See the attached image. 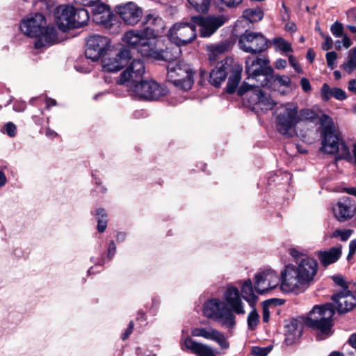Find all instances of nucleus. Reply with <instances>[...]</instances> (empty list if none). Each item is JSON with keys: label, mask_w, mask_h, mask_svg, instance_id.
Listing matches in <instances>:
<instances>
[{"label": "nucleus", "mask_w": 356, "mask_h": 356, "mask_svg": "<svg viewBox=\"0 0 356 356\" xmlns=\"http://www.w3.org/2000/svg\"><path fill=\"white\" fill-rule=\"evenodd\" d=\"M317 270V261L310 257L301 259L298 266H286L281 273V290L296 293L305 291L313 282Z\"/></svg>", "instance_id": "1"}, {"label": "nucleus", "mask_w": 356, "mask_h": 356, "mask_svg": "<svg viewBox=\"0 0 356 356\" xmlns=\"http://www.w3.org/2000/svg\"><path fill=\"white\" fill-rule=\"evenodd\" d=\"M142 24L144 26L142 30H130L125 32L122 38V41L133 48H138L140 45L149 47V40L160 36L165 29L163 19L153 14L146 15Z\"/></svg>", "instance_id": "2"}, {"label": "nucleus", "mask_w": 356, "mask_h": 356, "mask_svg": "<svg viewBox=\"0 0 356 356\" xmlns=\"http://www.w3.org/2000/svg\"><path fill=\"white\" fill-rule=\"evenodd\" d=\"M121 72L116 83L118 85H127L133 86L134 89H163L160 84L154 80L143 79L145 74V64L140 59H133L130 65Z\"/></svg>", "instance_id": "3"}, {"label": "nucleus", "mask_w": 356, "mask_h": 356, "mask_svg": "<svg viewBox=\"0 0 356 356\" xmlns=\"http://www.w3.org/2000/svg\"><path fill=\"white\" fill-rule=\"evenodd\" d=\"M334 314L333 307L331 304L324 306H314L313 309L308 314L305 324L321 331L318 335L319 340L323 339L330 334L332 326V317Z\"/></svg>", "instance_id": "4"}, {"label": "nucleus", "mask_w": 356, "mask_h": 356, "mask_svg": "<svg viewBox=\"0 0 356 356\" xmlns=\"http://www.w3.org/2000/svg\"><path fill=\"white\" fill-rule=\"evenodd\" d=\"M126 45L118 44L101 58L103 71L106 72H118L125 67L132 59L131 49L129 44Z\"/></svg>", "instance_id": "5"}, {"label": "nucleus", "mask_w": 356, "mask_h": 356, "mask_svg": "<svg viewBox=\"0 0 356 356\" xmlns=\"http://www.w3.org/2000/svg\"><path fill=\"white\" fill-rule=\"evenodd\" d=\"M298 122V106L296 104L289 102L277 108L275 126L280 134L292 137Z\"/></svg>", "instance_id": "6"}, {"label": "nucleus", "mask_w": 356, "mask_h": 356, "mask_svg": "<svg viewBox=\"0 0 356 356\" xmlns=\"http://www.w3.org/2000/svg\"><path fill=\"white\" fill-rule=\"evenodd\" d=\"M89 19V13L85 8L75 10L72 6H60L55 16V22L63 31L77 29L86 24Z\"/></svg>", "instance_id": "7"}, {"label": "nucleus", "mask_w": 356, "mask_h": 356, "mask_svg": "<svg viewBox=\"0 0 356 356\" xmlns=\"http://www.w3.org/2000/svg\"><path fill=\"white\" fill-rule=\"evenodd\" d=\"M204 315L219 322L222 326L233 327L235 324V316L226 304L218 300L211 299L207 301L203 307Z\"/></svg>", "instance_id": "8"}, {"label": "nucleus", "mask_w": 356, "mask_h": 356, "mask_svg": "<svg viewBox=\"0 0 356 356\" xmlns=\"http://www.w3.org/2000/svg\"><path fill=\"white\" fill-rule=\"evenodd\" d=\"M319 123L322 129L321 150L327 154H335L341 139L332 119L329 115L323 114L319 118Z\"/></svg>", "instance_id": "9"}, {"label": "nucleus", "mask_w": 356, "mask_h": 356, "mask_svg": "<svg viewBox=\"0 0 356 356\" xmlns=\"http://www.w3.org/2000/svg\"><path fill=\"white\" fill-rule=\"evenodd\" d=\"M195 24L191 20V22H175L168 30L167 36L177 47L186 46L192 43L197 38Z\"/></svg>", "instance_id": "10"}, {"label": "nucleus", "mask_w": 356, "mask_h": 356, "mask_svg": "<svg viewBox=\"0 0 356 356\" xmlns=\"http://www.w3.org/2000/svg\"><path fill=\"white\" fill-rule=\"evenodd\" d=\"M229 95L237 92L238 96H243L249 90H226ZM249 103L252 108L256 111L266 112L272 110L276 105V102L268 90H250Z\"/></svg>", "instance_id": "11"}, {"label": "nucleus", "mask_w": 356, "mask_h": 356, "mask_svg": "<svg viewBox=\"0 0 356 356\" xmlns=\"http://www.w3.org/2000/svg\"><path fill=\"white\" fill-rule=\"evenodd\" d=\"M191 20L200 26L201 38H209L226 22L227 19L224 15L205 17L204 15H197L192 16Z\"/></svg>", "instance_id": "12"}, {"label": "nucleus", "mask_w": 356, "mask_h": 356, "mask_svg": "<svg viewBox=\"0 0 356 356\" xmlns=\"http://www.w3.org/2000/svg\"><path fill=\"white\" fill-rule=\"evenodd\" d=\"M168 72L171 74V76H177L173 81V84L179 87L180 89H192L194 84L195 72L191 65L186 63L179 62L172 68H168Z\"/></svg>", "instance_id": "13"}, {"label": "nucleus", "mask_w": 356, "mask_h": 356, "mask_svg": "<svg viewBox=\"0 0 356 356\" xmlns=\"http://www.w3.org/2000/svg\"><path fill=\"white\" fill-rule=\"evenodd\" d=\"M115 10L125 24L131 26L136 24L143 15V9L132 1L116 6Z\"/></svg>", "instance_id": "14"}, {"label": "nucleus", "mask_w": 356, "mask_h": 356, "mask_svg": "<svg viewBox=\"0 0 356 356\" xmlns=\"http://www.w3.org/2000/svg\"><path fill=\"white\" fill-rule=\"evenodd\" d=\"M280 282V277L273 270H267L255 275V289L263 294L275 289Z\"/></svg>", "instance_id": "15"}, {"label": "nucleus", "mask_w": 356, "mask_h": 356, "mask_svg": "<svg viewBox=\"0 0 356 356\" xmlns=\"http://www.w3.org/2000/svg\"><path fill=\"white\" fill-rule=\"evenodd\" d=\"M332 212L339 222H344L355 216L356 205L350 197H343L332 207Z\"/></svg>", "instance_id": "16"}, {"label": "nucleus", "mask_w": 356, "mask_h": 356, "mask_svg": "<svg viewBox=\"0 0 356 356\" xmlns=\"http://www.w3.org/2000/svg\"><path fill=\"white\" fill-rule=\"evenodd\" d=\"M111 39L99 34L90 35V60L98 61L113 47Z\"/></svg>", "instance_id": "17"}, {"label": "nucleus", "mask_w": 356, "mask_h": 356, "mask_svg": "<svg viewBox=\"0 0 356 356\" xmlns=\"http://www.w3.org/2000/svg\"><path fill=\"white\" fill-rule=\"evenodd\" d=\"M92 22L97 25H103L105 27H111L114 23L113 21L116 18L109 5L105 3H97V6H91Z\"/></svg>", "instance_id": "18"}, {"label": "nucleus", "mask_w": 356, "mask_h": 356, "mask_svg": "<svg viewBox=\"0 0 356 356\" xmlns=\"http://www.w3.org/2000/svg\"><path fill=\"white\" fill-rule=\"evenodd\" d=\"M334 307L339 314L351 311L356 305V297L349 289L341 290L332 296Z\"/></svg>", "instance_id": "19"}, {"label": "nucleus", "mask_w": 356, "mask_h": 356, "mask_svg": "<svg viewBox=\"0 0 356 356\" xmlns=\"http://www.w3.org/2000/svg\"><path fill=\"white\" fill-rule=\"evenodd\" d=\"M46 24L44 17L40 13L24 19L20 25L21 31L31 38H38L42 33V29Z\"/></svg>", "instance_id": "20"}, {"label": "nucleus", "mask_w": 356, "mask_h": 356, "mask_svg": "<svg viewBox=\"0 0 356 356\" xmlns=\"http://www.w3.org/2000/svg\"><path fill=\"white\" fill-rule=\"evenodd\" d=\"M233 63L234 58L229 56L218 62L216 67L210 72L209 79L210 84L215 88H219L221 83L225 81L227 77L229 67H232Z\"/></svg>", "instance_id": "21"}, {"label": "nucleus", "mask_w": 356, "mask_h": 356, "mask_svg": "<svg viewBox=\"0 0 356 356\" xmlns=\"http://www.w3.org/2000/svg\"><path fill=\"white\" fill-rule=\"evenodd\" d=\"M191 335L195 337H202L207 340H211L217 343L222 349L229 348V343L227 342L225 335L220 331L211 327H195L191 330Z\"/></svg>", "instance_id": "22"}, {"label": "nucleus", "mask_w": 356, "mask_h": 356, "mask_svg": "<svg viewBox=\"0 0 356 356\" xmlns=\"http://www.w3.org/2000/svg\"><path fill=\"white\" fill-rule=\"evenodd\" d=\"M180 346L183 350H189L198 356H216L211 347L197 342L189 336L181 337Z\"/></svg>", "instance_id": "23"}, {"label": "nucleus", "mask_w": 356, "mask_h": 356, "mask_svg": "<svg viewBox=\"0 0 356 356\" xmlns=\"http://www.w3.org/2000/svg\"><path fill=\"white\" fill-rule=\"evenodd\" d=\"M223 299L227 307H230L229 309L232 313L235 312L237 314H244L245 313L240 292L236 286H228L223 293Z\"/></svg>", "instance_id": "24"}, {"label": "nucleus", "mask_w": 356, "mask_h": 356, "mask_svg": "<svg viewBox=\"0 0 356 356\" xmlns=\"http://www.w3.org/2000/svg\"><path fill=\"white\" fill-rule=\"evenodd\" d=\"M134 49H137V51L140 53L143 56H146L147 58H152L156 60H173L177 58V56H175L173 57L168 58V51L165 50H157L151 47V42H149V46H138V48H133Z\"/></svg>", "instance_id": "25"}, {"label": "nucleus", "mask_w": 356, "mask_h": 356, "mask_svg": "<svg viewBox=\"0 0 356 356\" xmlns=\"http://www.w3.org/2000/svg\"><path fill=\"white\" fill-rule=\"evenodd\" d=\"M129 95L138 100L154 101L168 95V90H127Z\"/></svg>", "instance_id": "26"}, {"label": "nucleus", "mask_w": 356, "mask_h": 356, "mask_svg": "<svg viewBox=\"0 0 356 356\" xmlns=\"http://www.w3.org/2000/svg\"><path fill=\"white\" fill-rule=\"evenodd\" d=\"M38 39L35 42V47L40 49L45 46L54 44L57 40L56 31L54 26H47L42 29V33L38 36Z\"/></svg>", "instance_id": "27"}, {"label": "nucleus", "mask_w": 356, "mask_h": 356, "mask_svg": "<svg viewBox=\"0 0 356 356\" xmlns=\"http://www.w3.org/2000/svg\"><path fill=\"white\" fill-rule=\"evenodd\" d=\"M302 330V323L297 320L293 319L291 320L286 325V339L285 341L287 344H292L295 342L296 339H298L301 334Z\"/></svg>", "instance_id": "28"}, {"label": "nucleus", "mask_w": 356, "mask_h": 356, "mask_svg": "<svg viewBox=\"0 0 356 356\" xmlns=\"http://www.w3.org/2000/svg\"><path fill=\"white\" fill-rule=\"evenodd\" d=\"M341 246L333 247L327 251H319L317 256L321 263L327 266L336 262L341 255Z\"/></svg>", "instance_id": "29"}, {"label": "nucleus", "mask_w": 356, "mask_h": 356, "mask_svg": "<svg viewBox=\"0 0 356 356\" xmlns=\"http://www.w3.org/2000/svg\"><path fill=\"white\" fill-rule=\"evenodd\" d=\"M243 72V66L238 63L234 61L232 67H229V72L230 75L228 78L227 86L223 89H237L241 80V73Z\"/></svg>", "instance_id": "30"}, {"label": "nucleus", "mask_w": 356, "mask_h": 356, "mask_svg": "<svg viewBox=\"0 0 356 356\" xmlns=\"http://www.w3.org/2000/svg\"><path fill=\"white\" fill-rule=\"evenodd\" d=\"M266 67H261L257 65H252L250 64V60L245 61V72L247 75L246 79H252L257 83L266 76Z\"/></svg>", "instance_id": "31"}, {"label": "nucleus", "mask_w": 356, "mask_h": 356, "mask_svg": "<svg viewBox=\"0 0 356 356\" xmlns=\"http://www.w3.org/2000/svg\"><path fill=\"white\" fill-rule=\"evenodd\" d=\"M233 44L234 42L231 40H225L218 44L211 45L209 49L211 52L209 54L210 61H216L218 56L227 52Z\"/></svg>", "instance_id": "32"}, {"label": "nucleus", "mask_w": 356, "mask_h": 356, "mask_svg": "<svg viewBox=\"0 0 356 356\" xmlns=\"http://www.w3.org/2000/svg\"><path fill=\"white\" fill-rule=\"evenodd\" d=\"M256 41V48H252L250 46L241 45V49L246 53H250L252 55L262 53L268 48V40L262 33L261 37L257 36L254 39Z\"/></svg>", "instance_id": "33"}, {"label": "nucleus", "mask_w": 356, "mask_h": 356, "mask_svg": "<svg viewBox=\"0 0 356 356\" xmlns=\"http://www.w3.org/2000/svg\"><path fill=\"white\" fill-rule=\"evenodd\" d=\"M242 296L250 305V307H253L255 305L257 297L254 293L252 281L248 279L244 282L241 287Z\"/></svg>", "instance_id": "34"}, {"label": "nucleus", "mask_w": 356, "mask_h": 356, "mask_svg": "<svg viewBox=\"0 0 356 356\" xmlns=\"http://www.w3.org/2000/svg\"><path fill=\"white\" fill-rule=\"evenodd\" d=\"M266 76L260 81V89L266 88V89H275L277 74H275L274 70L271 66L266 67Z\"/></svg>", "instance_id": "35"}, {"label": "nucleus", "mask_w": 356, "mask_h": 356, "mask_svg": "<svg viewBox=\"0 0 356 356\" xmlns=\"http://www.w3.org/2000/svg\"><path fill=\"white\" fill-rule=\"evenodd\" d=\"M264 16V12L259 6L254 8H246L243 12V17L252 24L262 20Z\"/></svg>", "instance_id": "36"}, {"label": "nucleus", "mask_w": 356, "mask_h": 356, "mask_svg": "<svg viewBox=\"0 0 356 356\" xmlns=\"http://www.w3.org/2000/svg\"><path fill=\"white\" fill-rule=\"evenodd\" d=\"M195 11L200 15H207L213 0H187Z\"/></svg>", "instance_id": "37"}, {"label": "nucleus", "mask_w": 356, "mask_h": 356, "mask_svg": "<svg viewBox=\"0 0 356 356\" xmlns=\"http://www.w3.org/2000/svg\"><path fill=\"white\" fill-rule=\"evenodd\" d=\"M97 220V230L102 233L107 227V215L103 209H98L96 211Z\"/></svg>", "instance_id": "38"}, {"label": "nucleus", "mask_w": 356, "mask_h": 356, "mask_svg": "<svg viewBox=\"0 0 356 356\" xmlns=\"http://www.w3.org/2000/svg\"><path fill=\"white\" fill-rule=\"evenodd\" d=\"M273 43L276 46L279 50L284 52H292L293 47L289 42L285 40L284 38L281 37H276L273 40Z\"/></svg>", "instance_id": "39"}, {"label": "nucleus", "mask_w": 356, "mask_h": 356, "mask_svg": "<svg viewBox=\"0 0 356 356\" xmlns=\"http://www.w3.org/2000/svg\"><path fill=\"white\" fill-rule=\"evenodd\" d=\"M261 35L262 33L261 32H252L249 30H245L238 40V45L241 47V45H245L244 44L245 42H252L254 41V39L257 38V36L261 37Z\"/></svg>", "instance_id": "40"}, {"label": "nucleus", "mask_w": 356, "mask_h": 356, "mask_svg": "<svg viewBox=\"0 0 356 356\" xmlns=\"http://www.w3.org/2000/svg\"><path fill=\"white\" fill-rule=\"evenodd\" d=\"M338 154L337 159H346V160H350L351 159V154L349 151L348 147L346 145V144L341 140V142L339 144V148L336 152Z\"/></svg>", "instance_id": "41"}, {"label": "nucleus", "mask_w": 356, "mask_h": 356, "mask_svg": "<svg viewBox=\"0 0 356 356\" xmlns=\"http://www.w3.org/2000/svg\"><path fill=\"white\" fill-rule=\"evenodd\" d=\"M252 310L249 314L248 316V325L249 329L253 330L256 328L257 326L259 319V315L258 312H257L254 306L253 307H251Z\"/></svg>", "instance_id": "42"}, {"label": "nucleus", "mask_w": 356, "mask_h": 356, "mask_svg": "<svg viewBox=\"0 0 356 356\" xmlns=\"http://www.w3.org/2000/svg\"><path fill=\"white\" fill-rule=\"evenodd\" d=\"M299 122L304 120L312 121L317 117V114L312 110L309 108L302 109L298 111Z\"/></svg>", "instance_id": "43"}, {"label": "nucleus", "mask_w": 356, "mask_h": 356, "mask_svg": "<svg viewBox=\"0 0 356 356\" xmlns=\"http://www.w3.org/2000/svg\"><path fill=\"white\" fill-rule=\"evenodd\" d=\"M342 67L348 73L352 72L356 69V56L353 53H350V51L348 52V63L343 64Z\"/></svg>", "instance_id": "44"}, {"label": "nucleus", "mask_w": 356, "mask_h": 356, "mask_svg": "<svg viewBox=\"0 0 356 356\" xmlns=\"http://www.w3.org/2000/svg\"><path fill=\"white\" fill-rule=\"evenodd\" d=\"M332 35L337 38L342 37L344 35V29L342 23L336 21L330 27Z\"/></svg>", "instance_id": "45"}, {"label": "nucleus", "mask_w": 356, "mask_h": 356, "mask_svg": "<svg viewBox=\"0 0 356 356\" xmlns=\"http://www.w3.org/2000/svg\"><path fill=\"white\" fill-rule=\"evenodd\" d=\"M271 350V346L266 347L254 346L252 348V353L254 355V356H267Z\"/></svg>", "instance_id": "46"}, {"label": "nucleus", "mask_w": 356, "mask_h": 356, "mask_svg": "<svg viewBox=\"0 0 356 356\" xmlns=\"http://www.w3.org/2000/svg\"><path fill=\"white\" fill-rule=\"evenodd\" d=\"M353 232L352 229H337L332 233V237H340L341 241H346L351 236Z\"/></svg>", "instance_id": "47"}, {"label": "nucleus", "mask_w": 356, "mask_h": 356, "mask_svg": "<svg viewBox=\"0 0 356 356\" xmlns=\"http://www.w3.org/2000/svg\"><path fill=\"white\" fill-rule=\"evenodd\" d=\"M334 282L341 287V290L349 289L351 282H347L341 275H335L332 277Z\"/></svg>", "instance_id": "48"}, {"label": "nucleus", "mask_w": 356, "mask_h": 356, "mask_svg": "<svg viewBox=\"0 0 356 356\" xmlns=\"http://www.w3.org/2000/svg\"><path fill=\"white\" fill-rule=\"evenodd\" d=\"M327 65L331 69L335 67L334 61L337 58V54L334 51H328L325 54Z\"/></svg>", "instance_id": "49"}, {"label": "nucleus", "mask_w": 356, "mask_h": 356, "mask_svg": "<svg viewBox=\"0 0 356 356\" xmlns=\"http://www.w3.org/2000/svg\"><path fill=\"white\" fill-rule=\"evenodd\" d=\"M251 63L252 65H257L261 67H268L270 66V60L268 58H261L257 57L255 59L251 60Z\"/></svg>", "instance_id": "50"}, {"label": "nucleus", "mask_w": 356, "mask_h": 356, "mask_svg": "<svg viewBox=\"0 0 356 356\" xmlns=\"http://www.w3.org/2000/svg\"><path fill=\"white\" fill-rule=\"evenodd\" d=\"M321 35L325 38V42L322 44L321 48L324 51H328L332 48L333 40L329 35H325L323 32L320 33Z\"/></svg>", "instance_id": "51"}, {"label": "nucleus", "mask_w": 356, "mask_h": 356, "mask_svg": "<svg viewBox=\"0 0 356 356\" xmlns=\"http://www.w3.org/2000/svg\"><path fill=\"white\" fill-rule=\"evenodd\" d=\"M6 133L10 137L15 136L17 134L16 126L13 122H8L4 125Z\"/></svg>", "instance_id": "52"}, {"label": "nucleus", "mask_w": 356, "mask_h": 356, "mask_svg": "<svg viewBox=\"0 0 356 356\" xmlns=\"http://www.w3.org/2000/svg\"><path fill=\"white\" fill-rule=\"evenodd\" d=\"M289 64L291 65V67H293L294 70L296 72H298V73L302 72V69L300 65L296 60V58L294 56H293V55L289 56Z\"/></svg>", "instance_id": "53"}, {"label": "nucleus", "mask_w": 356, "mask_h": 356, "mask_svg": "<svg viewBox=\"0 0 356 356\" xmlns=\"http://www.w3.org/2000/svg\"><path fill=\"white\" fill-rule=\"evenodd\" d=\"M277 81L279 83L280 86H290L291 79L288 76H280L277 74Z\"/></svg>", "instance_id": "54"}, {"label": "nucleus", "mask_w": 356, "mask_h": 356, "mask_svg": "<svg viewBox=\"0 0 356 356\" xmlns=\"http://www.w3.org/2000/svg\"><path fill=\"white\" fill-rule=\"evenodd\" d=\"M237 89H260L259 84L254 81L252 83L243 81L240 87Z\"/></svg>", "instance_id": "55"}, {"label": "nucleus", "mask_w": 356, "mask_h": 356, "mask_svg": "<svg viewBox=\"0 0 356 356\" xmlns=\"http://www.w3.org/2000/svg\"><path fill=\"white\" fill-rule=\"evenodd\" d=\"M222 3L225 4L228 8H236L239 6L243 0H219Z\"/></svg>", "instance_id": "56"}, {"label": "nucleus", "mask_w": 356, "mask_h": 356, "mask_svg": "<svg viewBox=\"0 0 356 356\" xmlns=\"http://www.w3.org/2000/svg\"><path fill=\"white\" fill-rule=\"evenodd\" d=\"M332 95L338 100H343L347 97L344 90H333Z\"/></svg>", "instance_id": "57"}, {"label": "nucleus", "mask_w": 356, "mask_h": 356, "mask_svg": "<svg viewBox=\"0 0 356 356\" xmlns=\"http://www.w3.org/2000/svg\"><path fill=\"white\" fill-rule=\"evenodd\" d=\"M290 254L297 260L300 259V261L301 260V259L306 257L305 255L302 254V252H300L296 248L290 249Z\"/></svg>", "instance_id": "58"}, {"label": "nucleus", "mask_w": 356, "mask_h": 356, "mask_svg": "<svg viewBox=\"0 0 356 356\" xmlns=\"http://www.w3.org/2000/svg\"><path fill=\"white\" fill-rule=\"evenodd\" d=\"M287 63L285 59L279 58L275 63V67L277 70L284 69L286 67Z\"/></svg>", "instance_id": "59"}, {"label": "nucleus", "mask_w": 356, "mask_h": 356, "mask_svg": "<svg viewBox=\"0 0 356 356\" xmlns=\"http://www.w3.org/2000/svg\"><path fill=\"white\" fill-rule=\"evenodd\" d=\"M133 329H134V323H133V321H131L129 324L128 328L122 334V339L123 340L127 339L129 337V336L131 334Z\"/></svg>", "instance_id": "60"}, {"label": "nucleus", "mask_w": 356, "mask_h": 356, "mask_svg": "<svg viewBox=\"0 0 356 356\" xmlns=\"http://www.w3.org/2000/svg\"><path fill=\"white\" fill-rule=\"evenodd\" d=\"M262 318L263 321L268 323L270 318V312L267 306L264 305L262 309Z\"/></svg>", "instance_id": "61"}, {"label": "nucleus", "mask_w": 356, "mask_h": 356, "mask_svg": "<svg viewBox=\"0 0 356 356\" xmlns=\"http://www.w3.org/2000/svg\"><path fill=\"white\" fill-rule=\"evenodd\" d=\"M315 57H316V53H315L314 50L312 48H309L307 50V52L306 54L307 59L308 60V61L310 63H312L314 60Z\"/></svg>", "instance_id": "62"}, {"label": "nucleus", "mask_w": 356, "mask_h": 356, "mask_svg": "<svg viewBox=\"0 0 356 356\" xmlns=\"http://www.w3.org/2000/svg\"><path fill=\"white\" fill-rule=\"evenodd\" d=\"M343 37V39H342V42H343V46L346 48V49H348L349 48L352 44H353V42L352 40H350V38L347 35V34H344L342 35Z\"/></svg>", "instance_id": "63"}, {"label": "nucleus", "mask_w": 356, "mask_h": 356, "mask_svg": "<svg viewBox=\"0 0 356 356\" xmlns=\"http://www.w3.org/2000/svg\"><path fill=\"white\" fill-rule=\"evenodd\" d=\"M286 31L294 33L297 31V26L294 22H288L284 27Z\"/></svg>", "instance_id": "64"}]
</instances>
